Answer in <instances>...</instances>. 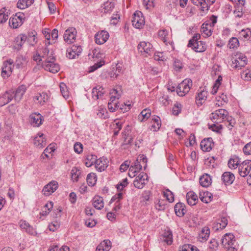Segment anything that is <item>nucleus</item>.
Returning a JSON list of instances; mask_svg holds the SVG:
<instances>
[{"label":"nucleus","instance_id":"nucleus-36","mask_svg":"<svg viewBox=\"0 0 251 251\" xmlns=\"http://www.w3.org/2000/svg\"><path fill=\"white\" fill-rule=\"evenodd\" d=\"M212 179L210 176L205 174L200 178V183L203 187H207L211 184Z\"/></svg>","mask_w":251,"mask_h":251},{"label":"nucleus","instance_id":"nucleus-56","mask_svg":"<svg viewBox=\"0 0 251 251\" xmlns=\"http://www.w3.org/2000/svg\"><path fill=\"white\" fill-rule=\"evenodd\" d=\"M47 47L48 46H46L44 49H43L42 52L40 53L42 55V58L44 59V60L50 57V55L53 56L52 52H50L49 49Z\"/></svg>","mask_w":251,"mask_h":251},{"label":"nucleus","instance_id":"nucleus-39","mask_svg":"<svg viewBox=\"0 0 251 251\" xmlns=\"http://www.w3.org/2000/svg\"><path fill=\"white\" fill-rule=\"evenodd\" d=\"M34 1V0H19L17 6L21 9H24L31 6Z\"/></svg>","mask_w":251,"mask_h":251},{"label":"nucleus","instance_id":"nucleus-25","mask_svg":"<svg viewBox=\"0 0 251 251\" xmlns=\"http://www.w3.org/2000/svg\"><path fill=\"white\" fill-rule=\"evenodd\" d=\"M13 93L11 91H8L0 96V106H2L11 101L13 98Z\"/></svg>","mask_w":251,"mask_h":251},{"label":"nucleus","instance_id":"nucleus-15","mask_svg":"<svg viewBox=\"0 0 251 251\" xmlns=\"http://www.w3.org/2000/svg\"><path fill=\"white\" fill-rule=\"evenodd\" d=\"M33 143L39 149L45 147L47 145L46 139L43 133H38L34 137Z\"/></svg>","mask_w":251,"mask_h":251},{"label":"nucleus","instance_id":"nucleus-21","mask_svg":"<svg viewBox=\"0 0 251 251\" xmlns=\"http://www.w3.org/2000/svg\"><path fill=\"white\" fill-rule=\"evenodd\" d=\"M108 161L106 157H102L98 159L96 164V170L100 172L105 170L108 167Z\"/></svg>","mask_w":251,"mask_h":251},{"label":"nucleus","instance_id":"nucleus-23","mask_svg":"<svg viewBox=\"0 0 251 251\" xmlns=\"http://www.w3.org/2000/svg\"><path fill=\"white\" fill-rule=\"evenodd\" d=\"M27 36L24 34H21L15 38L14 48L17 50L21 49L23 45L27 39Z\"/></svg>","mask_w":251,"mask_h":251},{"label":"nucleus","instance_id":"nucleus-64","mask_svg":"<svg viewBox=\"0 0 251 251\" xmlns=\"http://www.w3.org/2000/svg\"><path fill=\"white\" fill-rule=\"evenodd\" d=\"M158 36L161 38L163 42L167 45V40L166 36L168 35V31L165 29L159 30L158 33Z\"/></svg>","mask_w":251,"mask_h":251},{"label":"nucleus","instance_id":"nucleus-26","mask_svg":"<svg viewBox=\"0 0 251 251\" xmlns=\"http://www.w3.org/2000/svg\"><path fill=\"white\" fill-rule=\"evenodd\" d=\"M213 27L206 22H204L201 26V31L203 36L207 37L210 36L212 33Z\"/></svg>","mask_w":251,"mask_h":251},{"label":"nucleus","instance_id":"nucleus-20","mask_svg":"<svg viewBox=\"0 0 251 251\" xmlns=\"http://www.w3.org/2000/svg\"><path fill=\"white\" fill-rule=\"evenodd\" d=\"M201 148L203 151H209L214 147V143L212 138L203 139L201 142Z\"/></svg>","mask_w":251,"mask_h":251},{"label":"nucleus","instance_id":"nucleus-22","mask_svg":"<svg viewBox=\"0 0 251 251\" xmlns=\"http://www.w3.org/2000/svg\"><path fill=\"white\" fill-rule=\"evenodd\" d=\"M142 166L140 164L139 159H137L131 165L129 169L128 176L130 177H133L136 176V173L142 170Z\"/></svg>","mask_w":251,"mask_h":251},{"label":"nucleus","instance_id":"nucleus-1","mask_svg":"<svg viewBox=\"0 0 251 251\" xmlns=\"http://www.w3.org/2000/svg\"><path fill=\"white\" fill-rule=\"evenodd\" d=\"M200 38L201 35L200 34H195L192 38L189 41L187 47L191 48L197 52H204L206 50L207 47L204 42L198 41Z\"/></svg>","mask_w":251,"mask_h":251},{"label":"nucleus","instance_id":"nucleus-13","mask_svg":"<svg viewBox=\"0 0 251 251\" xmlns=\"http://www.w3.org/2000/svg\"><path fill=\"white\" fill-rule=\"evenodd\" d=\"M24 19L23 14H20L19 16L16 14L9 19V25L13 28H17L22 25Z\"/></svg>","mask_w":251,"mask_h":251},{"label":"nucleus","instance_id":"nucleus-11","mask_svg":"<svg viewBox=\"0 0 251 251\" xmlns=\"http://www.w3.org/2000/svg\"><path fill=\"white\" fill-rule=\"evenodd\" d=\"M251 170V161L246 160L239 165V173L242 177L248 176Z\"/></svg>","mask_w":251,"mask_h":251},{"label":"nucleus","instance_id":"nucleus-43","mask_svg":"<svg viewBox=\"0 0 251 251\" xmlns=\"http://www.w3.org/2000/svg\"><path fill=\"white\" fill-rule=\"evenodd\" d=\"M37 34L35 30H31L28 32L27 36V39L31 45L33 46L37 42Z\"/></svg>","mask_w":251,"mask_h":251},{"label":"nucleus","instance_id":"nucleus-16","mask_svg":"<svg viewBox=\"0 0 251 251\" xmlns=\"http://www.w3.org/2000/svg\"><path fill=\"white\" fill-rule=\"evenodd\" d=\"M109 37V33L106 31H99L95 35V42L97 44L102 45L106 42Z\"/></svg>","mask_w":251,"mask_h":251},{"label":"nucleus","instance_id":"nucleus-61","mask_svg":"<svg viewBox=\"0 0 251 251\" xmlns=\"http://www.w3.org/2000/svg\"><path fill=\"white\" fill-rule=\"evenodd\" d=\"M111 126H112V127L116 126V128H118V130H114V135L116 136L118 134L119 131L122 128V123L115 120Z\"/></svg>","mask_w":251,"mask_h":251},{"label":"nucleus","instance_id":"nucleus-19","mask_svg":"<svg viewBox=\"0 0 251 251\" xmlns=\"http://www.w3.org/2000/svg\"><path fill=\"white\" fill-rule=\"evenodd\" d=\"M138 50L141 52L151 54L153 52V48L149 42H141L138 46Z\"/></svg>","mask_w":251,"mask_h":251},{"label":"nucleus","instance_id":"nucleus-52","mask_svg":"<svg viewBox=\"0 0 251 251\" xmlns=\"http://www.w3.org/2000/svg\"><path fill=\"white\" fill-rule=\"evenodd\" d=\"M241 77L244 80L250 81L251 80V68L244 70L241 73Z\"/></svg>","mask_w":251,"mask_h":251},{"label":"nucleus","instance_id":"nucleus-24","mask_svg":"<svg viewBox=\"0 0 251 251\" xmlns=\"http://www.w3.org/2000/svg\"><path fill=\"white\" fill-rule=\"evenodd\" d=\"M222 245L224 247L234 245L235 244L234 236L231 233H226L222 239Z\"/></svg>","mask_w":251,"mask_h":251},{"label":"nucleus","instance_id":"nucleus-4","mask_svg":"<svg viewBox=\"0 0 251 251\" xmlns=\"http://www.w3.org/2000/svg\"><path fill=\"white\" fill-rule=\"evenodd\" d=\"M247 63V58L246 56L241 53H237L232 59L231 67L237 69H241L242 67H244Z\"/></svg>","mask_w":251,"mask_h":251},{"label":"nucleus","instance_id":"nucleus-47","mask_svg":"<svg viewBox=\"0 0 251 251\" xmlns=\"http://www.w3.org/2000/svg\"><path fill=\"white\" fill-rule=\"evenodd\" d=\"M240 164V160L237 157L231 158L228 162V167L231 169H235L237 166H239Z\"/></svg>","mask_w":251,"mask_h":251},{"label":"nucleus","instance_id":"nucleus-2","mask_svg":"<svg viewBox=\"0 0 251 251\" xmlns=\"http://www.w3.org/2000/svg\"><path fill=\"white\" fill-rule=\"evenodd\" d=\"M55 58L53 56L50 55V57L43 60L42 62L43 68L47 71L55 74L57 73L60 67L58 64L54 62Z\"/></svg>","mask_w":251,"mask_h":251},{"label":"nucleus","instance_id":"nucleus-40","mask_svg":"<svg viewBox=\"0 0 251 251\" xmlns=\"http://www.w3.org/2000/svg\"><path fill=\"white\" fill-rule=\"evenodd\" d=\"M151 130H152L153 131H157L160 128L161 124L160 118L158 116H155L152 119L151 121Z\"/></svg>","mask_w":251,"mask_h":251},{"label":"nucleus","instance_id":"nucleus-17","mask_svg":"<svg viewBox=\"0 0 251 251\" xmlns=\"http://www.w3.org/2000/svg\"><path fill=\"white\" fill-rule=\"evenodd\" d=\"M58 182L56 181H51L44 186L43 192L46 196H49L53 193L58 188Z\"/></svg>","mask_w":251,"mask_h":251},{"label":"nucleus","instance_id":"nucleus-54","mask_svg":"<svg viewBox=\"0 0 251 251\" xmlns=\"http://www.w3.org/2000/svg\"><path fill=\"white\" fill-rule=\"evenodd\" d=\"M53 207V203L52 202H50L49 203H47L43 209L42 210V211L41 212V214L43 216H46L50 212V210Z\"/></svg>","mask_w":251,"mask_h":251},{"label":"nucleus","instance_id":"nucleus-49","mask_svg":"<svg viewBox=\"0 0 251 251\" xmlns=\"http://www.w3.org/2000/svg\"><path fill=\"white\" fill-rule=\"evenodd\" d=\"M97 181L96 176L94 173H90L87 176V182L89 186H94Z\"/></svg>","mask_w":251,"mask_h":251},{"label":"nucleus","instance_id":"nucleus-14","mask_svg":"<svg viewBox=\"0 0 251 251\" xmlns=\"http://www.w3.org/2000/svg\"><path fill=\"white\" fill-rule=\"evenodd\" d=\"M228 116V112L224 109H220L212 112L210 116L211 120L221 119L225 121Z\"/></svg>","mask_w":251,"mask_h":251},{"label":"nucleus","instance_id":"nucleus-30","mask_svg":"<svg viewBox=\"0 0 251 251\" xmlns=\"http://www.w3.org/2000/svg\"><path fill=\"white\" fill-rule=\"evenodd\" d=\"M111 247V242L108 240H105L98 246L96 251H109Z\"/></svg>","mask_w":251,"mask_h":251},{"label":"nucleus","instance_id":"nucleus-12","mask_svg":"<svg viewBox=\"0 0 251 251\" xmlns=\"http://www.w3.org/2000/svg\"><path fill=\"white\" fill-rule=\"evenodd\" d=\"M82 50L80 46L74 45L71 48L68 49L66 52V56L69 59H74L78 56Z\"/></svg>","mask_w":251,"mask_h":251},{"label":"nucleus","instance_id":"nucleus-28","mask_svg":"<svg viewBox=\"0 0 251 251\" xmlns=\"http://www.w3.org/2000/svg\"><path fill=\"white\" fill-rule=\"evenodd\" d=\"M19 225L22 229H25L29 234L34 235L36 232L34 228L25 221L21 220L19 222Z\"/></svg>","mask_w":251,"mask_h":251},{"label":"nucleus","instance_id":"nucleus-53","mask_svg":"<svg viewBox=\"0 0 251 251\" xmlns=\"http://www.w3.org/2000/svg\"><path fill=\"white\" fill-rule=\"evenodd\" d=\"M96 113L99 118L104 119L106 118V115L105 114L107 112L105 108L101 106L98 107Z\"/></svg>","mask_w":251,"mask_h":251},{"label":"nucleus","instance_id":"nucleus-29","mask_svg":"<svg viewBox=\"0 0 251 251\" xmlns=\"http://www.w3.org/2000/svg\"><path fill=\"white\" fill-rule=\"evenodd\" d=\"M27 87L25 85H22L18 87L16 89L14 95V99L15 100L19 101L23 98L25 91H26Z\"/></svg>","mask_w":251,"mask_h":251},{"label":"nucleus","instance_id":"nucleus-48","mask_svg":"<svg viewBox=\"0 0 251 251\" xmlns=\"http://www.w3.org/2000/svg\"><path fill=\"white\" fill-rule=\"evenodd\" d=\"M81 174L80 171L77 168H73L71 170L72 179L73 181L77 182Z\"/></svg>","mask_w":251,"mask_h":251},{"label":"nucleus","instance_id":"nucleus-44","mask_svg":"<svg viewBox=\"0 0 251 251\" xmlns=\"http://www.w3.org/2000/svg\"><path fill=\"white\" fill-rule=\"evenodd\" d=\"M210 230L208 227H203L199 234V239H201V241H206L209 237Z\"/></svg>","mask_w":251,"mask_h":251},{"label":"nucleus","instance_id":"nucleus-7","mask_svg":"<svg viewBox=\"0 0 251 251\" xmlns=\"http://www.w3.org/2000/svg\"><path fill=\"white\" fill-rule=\"evenodd\" d=\"M208 92L205 87L200 88L196 96V103L198 106L203 104L207 99Z\"/></svg>","mask_w":251,"mask_h":251},{"label":"nucleus","instance_id":"nucleus-33","mask_svg":"<svg viewBox=\"0 0 251 251\" xmlns=\"http://www.w3.org/2000/svg\"><path fill=\"white\" fill-rule=\"evenodd\" d=\"M161 239L167 245H171L173 242L172 232L170 229L165 230L162 235V238H161Z\"/></svg>","mask_w":251,"mask_h":251},{"label":"nucleus","instance_id":"nucleus-63","mask_svg":"<svg viewBox=\"0 0 251 251\" xmlns=\"http://www.w3.org/2000/svg\"><path fill=\"white\" fill-rule=\"evenodd\" d=\"M128 184L127 179V178H124L122 180L121 182H120L117 185V189L118 191H121L124 188L126 187Z\"/></svg>","mask_w":251,"mask_h":251},{"label":"nucleus","instance_id":"nucleus-59","mask_svg":"<svg viewBox=\"0 0 251 251\" xmlns=\"http://www.w3.org/2000/svg\"><path fill=\"white\" fill-rule=\"evenodd\" d=\"M164 196L170 202H172L174 201V197L173 193L169 189L166 190L164 193Z\"/></svg>","mask_w":251,"mask_h":251},{"label":"nucleus","instance_id":"nucleus-8","mask_svg":"<svg viewBox=\"0 0 251 251\" xmlns=\"http://www.w3.org/2000/svg\"><path fill=\"white\" fill-rule=\"evenodd\" d=\"M13 61L11 59H9L3 62L1 68V75L4 78L8 77L12 74L13 69Z\"/></svg>","mask_w":251,"mask_h":251},{"label":"nucleus","instance_id":"nucleus-46","mask_svg":"<svg viewBox=\"0 0 251 251\" xmlns=\"http://www.w3.org/2000/svg\"><path fill=\"white\" fill-rule=\"evenodd\" d=\"M8 12L5 8L0 9V24L4 23L8 19Z\"/></svg>","mask_w":251,"mask_h":251},{"label":"nucleus","instance_id":"nucleus-3","mask_svg":"<svg viewBox=\"0 0 251 251\" xmlns=\"http://www.w3.org/2000/svg\"><path fill=\"white\" fill-rule=\"evenodd\" d=\"M110 98L108 103V108L111 112H114L118 108V100L121 96V93L117 89H113L110 92Z\"/></svg>","mask_w":251,"mask_h":251},{"label":"nucleus","instance_id":"nucleus-35","mask_svg":"<svg viewBox=\"0 0 251 251\" xmlns=\"http://www.w3.org/2000/svg\"><path fill=\"white\" fill-rule=\"evenodd\" d=\"M93 205L97 209H101L104 206L103 198L99 196H95L93 199Z\"/></svg>","mask_w":251,"mask_h":251},{"label":"nucleus","instance_id":"nucleus-31","mask_svg":"<svg viewBox=\"0 0 251 251\" xmlns=\"http://www.w3.org/2000/svg\"><path fill=\"white\" fill-rule=\"evenodd\" d=\"M186 199L190 205H195L198 201L197 195L193 191H190L187 193Z\"/></svg>","mask_w":251,"mask_h":251},{"label":"nucleus","instance_id":"nucleus-27","mask_svg":"<svg viewBox=\"0 0 251 251\" xmlns=\"http://www.w3.org/2000/svg\"><path fill=\"white\" fill-rule=\"evenodd\" d=\"M234 179V175L230 172H226L222 175V180L226 185L231 184Z\"/></svg>","mask_w":251,"mask_h":251},{"label":"nucleus","instance_id":"nucleus-37","mask_svg":"<svg viewBox=\"0 0 251 251\" xmlns=\"http://www.w3.org/2000/svg\"><path fill=\"white\" fill-rule=\"evenodd\" d=\"M151 111L150 109L146 108L143 110L139 115L138 119L141 122L147 120L151 116Z\"/></svg>","mask_w":251,"mask_h":251},{"label":"nucleus","instance_id":"nucleus-10","mask_svg":"<svg viewBox=\"0 0 251 251\" xmlns=\"http://www.w3.org/2000/svg\"><path fill=\"white\" fill-rule=\"evenodd\" d=\"M76 30L75 28L71 27L65 30L64 34V40L68 44L75 42L76 38Z\"/></svg>","mask_w":251,"mask_h":251},{"label":"nucleus","instance_id":"nucleus-60","mask_svg":"<svg viewBox=\"0 0 251 251\" xmlns=\"http://www.w3.org/2000/svg\"><path fill=\"white\" fill-rule=\"evenodd\" d=\"M209 128L213 131L220 133L223 129V126L219 124H212L209 126Z\"/></svg>","mask_w":251,"mask_h":251},{"label":"nucleus","instance_id":"nucleus-42","mask_svg":"<svg viewBox=\"0 0 251 251\" xmlns=\"http://www.w3.org/2000/svg\"><path fill=\"white\" fill-rule=\"evenodd\" d=\"M200 199L202 202L207 203L211 201L212 199V195L207 191L200 193Z\"/></svg>","mask_w":251,"mask_h":251},{"label":"nucleus","instance_id":"nucleus-62","mask_svg":"<svg viewBox=\"0 0 251 251\" xmlns=\"http://www.w3.org/2000/svg\"><path fill=\"white\" fill-rule=\"evenodd\" d=\"M219 243L215 239H212L210 240L208 248L212 251H216L218 249Z\"/></svg>","mask_w":251,"mask_h":251},{"label":"nucleus","instance_id":"nucleus-38","mask_svg":"<svg viewBox=\"0 0 251 251\" xmlns=\"http://www.w3.org/2000/svg\"><path fill=\"white\" fill-rule=\"evenodd\" d=\"M97 160V156L96 155L92 154H87L86 156L85 165L88 167H90L94 164L95 165Z\"/></svg>","mask_w":251,"mask_h":251},{"label":"nucleus","instance_id":"nucleus-9","mask_svg":"<svg viewBox=\"0 0 251 251\" xmlns=\"http://www.w3.org/2000/svg\"><path fill=\"white\" fill-rule=\"evenodd\" d=\"M148 176L146 174L143 172L140 173L136 176L135 179L133 181L134 187L138 189L143 188L148 181Z\"/></svg>","mask_w":251,"mask_h":251},{"label":"nucleus","instance_id":"nucleus-58","mask_svg":"<svg viewBox=\"0 0 251 251\" xmlns=\"http://www.w3.org/2000/svg\"><path fill=\"white\" fill-rule=\"evenodd\" d=\"M181 251H199V250L194 245L185 244L182 247Z\"/></svg>","mask_w":251,"mask_h":251},{"label":"nucleus","instance_id":"nucleus-18","mask_svg":"<svg viewBox=\"0 0 251 251\" xmlns=\"http://www.w3.org/2000/svg\"><path fill=\"white\" fill-rule=\"evenodd\" d=\"M42 116L39 113H32L29 118L30 124L34 127H38L42 124Z\"/></svg>","mask_w":251,"mask_h":251},{"label":"nucleus","instance_id":"nucleus-57","mask_svg":"<svg viewBox=\"0 0 251 251\" xmlns=\"http://www.w3.org/2000/svg\"><path fill=\"white\" fill-rule=\"evenodd\" d=\"M243 6H236L235 9L234 11V14L235 17L241 18L243 17L244 13Z\"/></svg>","mask_w":251,"mask_h":251},{"label":"nucleus","instance_id":"nucleus-34","mask_svg":"<svg viewBox=\"0 0 251 251\" xmlns=\"http://www.w3.org/2000/svg\"><path fill=\"white\" fill-rule=\"evenodd\" d=\"M176 215L178 217H182L186 212L185 205L181 202L177 203L174 207Z\"/></svg>","mask_w":251,"mask_h":251},{"label":"nucleus","instance_id":"nucleus-6","mask_svg":"<svg viewBox=\"0 0 251 251\" xmlns=\"http://www.w3.org/2000/svg\"><path fill=\"white\" fill-rule=\"evenodd\" d=\"M132 23L136 28H141L145 25V19L143 13L140 11H136L133 14Z\"/></svg>","mask_w":251,"mask_h":251},{"label":"nucleus","instance_id":"nucleus-5","mask_svg":"<svg viewBox=\"0 0 251 251\" xmlns=\"http://www.w3.org/2000/svg\"><path fill=\"white\" fill-rule=\"evenodd\" d=\"M192 86V80L190 79H185L179 84L176 87L177 94L179 96H184L189 92Z\"/></svg>","mask_w":251,"mask_h":251},{"label":"nucleus","instance_id":"nucleus-55","mask_svg":"<svg viewBox=\"0 0 251 251\" xmlns=\"http://www.w3.org/2000/svg\"><path fill=\"white\" fill-rule=\"evenodd\" d=\"M239 35L241 38L248 39L251 35V31L249 28L244 29L239 32Z\"/></svg>","mask_w":251,"mask_h":251},{"label":"nucleus","instance_id":"nucleus-45","mask_svg":"<svg viewBox=\"0 0 251 251\" xmlns=\"http://www.w3.org/2000/svg\"><path fill=\"white\" fill-rule=\"evenodd\" d=\"M42 33L46 39L45 42V46H48L52 44V42H50V30L49 28H45L43 30Z\"/></svg>","mask_w":251,"mask_h":251},{"label":"nucleus","instance_id":"nucleus-41","mask_svg":"<svg viewBox=\"0 0 251 251\" xmlns=\"http://www.w3.org/2000/svg\"><path fill=\"white\" fill-rule=\"evenodd\" d=\"M114 7V4L111 1H107L103 3L101 6V12L107 13L110 12Z\"/></svg>","mask_w":251,"mask_h":251},{"label":"nucleus","instance_id":"nucleus-51","mask_svg":"<svg viewBox=\"0 0 251 251\" xmlns=\"http://www.w3.org/2000/svg\"><path fill=\"white\" fill-rule=\"evenodd\" d=\"M228 46L230 49H237L239 46V42L236 37L231 38L228 42Z\"/></svg>","mask_w":251,"mask_h":251},{"label":"nucleus","instance_id":"nucleus-50","mask_svg":"<svg viewBox=\"0 0 251 251\" xmlns=\"http://www.w3.org/2000/svg\"><path fill=\"white\" fill-rule=\"evenodd\" d=\"M226 127L229 129H231L236 124V121L232 117L228 116L224 121Z\"/></svg>","mask_w":251,"mask_h":251},{"label":"nucleus","instance_id":"nucleus-32","mask_svg":"<svg viewBox=\"0 0 251 251\" xmlns=\"http://www.w3.org/2000/svg\"><path fill=\"white\" fill-rule=\"evenodd\" d=\"M49 97L47 93L43 92L37 94L33 98L34 101H37L41 105L44 104L48 100Z\"/></svg>","mask_w":251,"mask_h":251}]
</instances>
